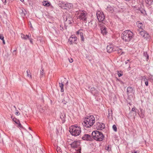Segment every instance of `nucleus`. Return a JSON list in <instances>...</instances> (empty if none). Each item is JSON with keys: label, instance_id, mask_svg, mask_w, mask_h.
I'll list each match as a JSON object with an SVG mask.
<instances>
[{"label": "nucleus", "instance_id": "3c124183", "mask_svg": "<svg viewBox=\"0 0 153 153\" xmlns=\"http://www.w3.org/2000/svg\"><path fill=\"white\" fill-rule=\"evenodd\" d=\"M29 25L30 27L31 28H33L32 26V24H31L30 22V23H29Z\"/></svg>", "mask_w": 153, "mask_h": 153}, {"label": "nucleus", "instance_id": "de8ad7c7", "mask_svg": "<svg viewBox=\"0 0 153 153\" xmlns=\"http://www.w3.org/2000/svg\"><path fill=\"white\" fill-rule=\"evenodd\" d=\"M69 60L70 63H72L73 61V60L72 59H69Z\"/></svg>", "mask_w": 153, "mask_h": 153}, {"label": "nucleus", "instance_id": "f704fd0d", "mask_svg": "<svg viewBox=\"0 0 153 153\" xmlns=\"http://www.w3.org/2000/svg\"><path fill=\"white\" fill-rule=\"evenodd\" d=\"M112 116V110H111V112H110L109 110L108 111V117H110V116Z\"/></svg>", "mask_w": 153, "mask_h": 153}, {"label": "nucleus", "instance_id": "603ef678", "mask_svg": "<svg viewBox=\"0 0 153 153\" xmlns=\"http://www.w3.org/2000/svg\"><path fill=\"white\" fill-rule=\"evenodd\" d=\"M29 39L30 40V43H32V42H33L32 39H30H30Z\"/></svg>", "mask_w": 153, "mask_h": 153}, {"label": "nucleus", "instance_id": "0eeeda50", "mask_svg": "<svg viewBox=\"0 0 153 153\" xmlns=\"http://www.w3.org/2000/svg\"><path fill=\"white\" fill-rule=\"evenodd\" d=\"M96 15L97 19L99 22H101L104 20L105 17L103 12L100 11H97Z\"/></svg>", "mask_w": 153, "mask_h": 153}, {"label": "nucleus", "instance_id": "412c9836", "mask_svg": "<svg viewBox=\"0 0 153 153\" xmlns=\"http://www.w3.org/2000/svg\"><path fill=\"white\" fill-rule=\"evenodd\" d=\"M106 10L108 11V12L112 13L114 11V10L113 8L110 6L109 5L107 6V8L106 9Z\"/></svg>", "mask_w": 153, "mask_h": 153}, {"label": "nucleus", "instance_id": "680f3d73", "mask_svg": "<svg viewBox=\"0 0 153 153\" xmlns=\"http://www.w3.org/2000/svg\"><path fill=\"white\" fill-rule=\"evenodd\" d=\"M11 1H12V0H10Z\"/></svg>", "mask_w": 153, "mask_h": 153}, {"label": "nucleus", "instance_id": "1a4fd4ad", "mask_svg": "<svg viewBox=\"0 0 153 153\" xmlns=\"http://www.w3.org/2000/svg\"><path fill=\"white\" fill-rule=\"evenodd\" d=\"M80 142L78 140H75L74 142L70 144L71 147L72 148H78V149L79 148L80 145Z\"/></svg>", "mask_w": 153, "mask_h": 153}, {"label": "nucleus", "instance_id": "aec40b11", "mask_svg": "<svg viewBox=\"0 0 153 153\" xmlns=\"http://www.w3.org/2000/svg\"><path fill=\"white\" fill-rule=\"evenodd\" d=\"M101 30L102 33L103 35L106 34L107 33L106 28L105 26L102 27L101 28Z\"/></svg>", "mask_w": 153, "mask_h": 153}, {"label": "nucleus", "instance_id": "7c9ffc66", "mask_svg": "<svg viewBox=\"0 0 153 153\" xmlns=\"http://www.w3.org/2000/svg\"><path fill=\"white\" fill-rule=\"evenodd\" d=\"M59 87L61 88V91L62 92L64 91L63 86L64 85L62 83H59Z\"/></svg>", "mask_w": 153, "mask_h": 153}, {"label": "nucleus", "instance_id": "6ab92c4d", "mask_svg": "<svg viewBox=\"0 0 153 153\" xmlns=\"http://www.w3.org/2000/svg\"><path fill=\"white\" fill-rule=\"evenodd\" d=\"M136 24L138 27L139 28V29L140 30L143 29L142 27L143 25L142 23L140 22L139 21H138L137 22Z\"/></svg>", "mask_w": 153, "mask_h": 153}, {"label": "nucleus", "instance_id": "423d86ee", "mask_svg": "<svg viewBox=\"0 0 153 153\" xmlns=\"http://www.w3.org/2000/svg\"><path fill=\"white\" fill-rule=\"evenodd\" d=\"M63 18L65 21V24L67 26L71 25L73 22V19L69 14H65L63 16Z\"/></svg>", "mask_w": 153, "mask_h": 153}, {"label": "nucleus", "instance_id": "dca6fc26", "mask_svg": "<svg viewBox=\"0 0 153 153\" xmlns=\"http://www.w3.org/2000/svg\"><path fill=\"white\" fill-rule=\"evenodd\" d=\"M91 92L94 95L96 96L98 94V91L94 88H91Z\"/></svg>", "mask_w": 153, "mask_h": 153}, {"label": "nucleus", "instance_id": "473e14b6", "mask_svg": "<svg viewBox=\"0 0 153 153\" xmlns=\"http://www.w3.org/2000/svg\"><path fill=\"white\" fill-rule=\"evenodd\" d=\"M79 34L80 36L81 41H84V36H83V33L82 32H81V33H80V34Z\"/></svg>", "mask_w": 153, "mask_h": 153}, {"label": "nucleus", "instance_id": "e2e57ef3", "mask_svg": "<svg viewBox=\"0 0 153 153\" xmlns=\"http://www.w3.org/2000/svg\"><path fill=\"white\" fill-rule=\"evenodd\" d=\"M126 64H127V62H126Z\"/></svg>", "mask_w": 153, "mask_h": 153}, {"label": "nucleus", "instance_id": "58836bf2", "mask_svg": "<svg viewBox=\"0 0 153 153\" xmlns=\"http://www.w3.org/2000/svg\"><path fill=\"white\" fill-rule=\"evenodd\" d=\"M81 29H80L78 31H77L76 32V35H79V34H80V33H81Z\"/></svg>", "mask_w": 153, "mask_h": 153}, {"label": "nucleus", "instance_id": "39448f33", "mask_svg": "<svg viewBox=\"0 0 153 153\" xmlns=\"http://www.w3.org/2000/svg\"><path fill=\"white\" fill-rule=\"evenodd\" d=\"M76 15L77 19L81 20L86 21L87 19V13L83 10H79L76 11Z\"/></svg>", "mask_w": 153, "mask_h": 153}, {"label": "nucleus", "instance_id": "4c0bfd02", "mask_svg": "<svg viewBox=\"0 0 153 153\" xmlns=\"http://www.w3.org/2000/svg\"><path fill=\"white\" fill-rule=\"evenodd\" d=\"M132 153H140V151L139 150H133L131 151Z\"/></svg>", "mask_w": 153, "mask_h": 153}, {"label": "nucleus", "instance_id": "a878e982", "mask_svg": "<svg viewBox=\"0 0 153 153\" xmlns=\"http://www.w3.org/2000/svg\"><path fill=\"white\" fill-rule=\"evenodd\" d=\"M117 51L118 53L120 55H121L125 53L121 49L118 48Z\"/></svg>", "mask_w": 153, "mask_h": 153}, {"label": "nucleus", "instance_id": "ea45409f", "mask_svg": "<svg viewBox=\"0 0 153 153\" xmlns=\"http://www.w3.org/2000/svg\"><path fill=\"white\" fill-rule=\"evenodd\" d=\"M18 126L19 127H20L21 128H23V126H22L21 124L20 123V122H19V123L18 124Z\"/></svg>", "mask_w": 153, "mask_h": 153}, {"label": "nucleus", "instance_id": "72a5a7b5", "mask_svg": "<svg viewBox=\"0 0 153 153\" xmlns=\"http://www.w3.org/2000/svg\"><path fill=\"white\" fill-rule=\"evenodd\" d=\"M112 128L113 130L115 132H117V128L116 126L114 125L113 126Z\"/></svg>", "mask_w": 153, "mask_h": 153}, {"label": "nucleus", "instance_id": "9b49d317", "mask_svg": "<svg viewBox=\"0 0 153 153\" xmlns=\"http://www.w3.org/2000/svg\"><path fill=\"white\" fill-rule=\"evenodd\" d=\"M105 125L104 123H98L97 124V128L98 130H102L105 128Z\"/></svg>", "mask_w": 153, "mask_h": 153}, {"label": "nucleus", "instance_id": "c03bdc74", "mask_svg": "<svg viewBox=\"0 0 153 153\" xmlns=\"http://www.w3.org/2000/svg\"><path fill=\"white\" fill-rule=\"evenodd\" d=\"M131 111H135V112H136V108L135 107H133L132 108Z\"/></svg>", "mask_w": 153, "mask_h": 153}, {"label": "nucleus", "instance_id": "f257e3e1", "mask_svg": "<svg viewBox=\"0 0 153 153\" xmlns=\"http://www.w3.org/2000/svg\"><path fill=\"white\" fill-rule=\"evenodd\" d=\"M95 122L94 117L92 115H90L87 116L84 119L82 124L86 128H89L92 126Z\"/></svg>", "mask_w": 153, "mask_h": 153}, {"label": "nucleus", "instance_id": "8fccbe9b", "mask_svg": "<svg viewBox=\"0 0 153 153\" xmlns=\"http://www.w3.org/2000/svg\"><path fill=\"white\" fill-rule=\"evenodd\" d=\"M65 5H66V6H67H67H68H68H69V5H70V6L71 7V5H72V4H65Z\"/></svg>", "mask_w": 153, "mask_h": 153}, {"label": "nucleus", "instance_id": "c85d7f7f", "mask_svg": "<svg viewBox=\"0 0 153 153\" xmlns=\"http://www.w3.org/2000/svg\"><path fill=\"white\" fill-rule=\"evenodd\" d=\"M141 80L144 82H146L148 80V79L147 78L146 76H141Z\"/></svg>", "mask_w": 153, "mask_h": 153}, {"label": "nucleus", "instance_id": "37998d69", "mask_svg": "<svg viewBox=\"0 0 153 153\" xmlns=\"http://www.w3.org/2000/svg\"><path fill=\"white\" fill-rule=\"evenodd\" d=\"M60 148H58L57 149V151L58 153H60V152H61L60 150L59 149Z\"/></svg>", "mask_w": 153, "mask_h": 153}, {"label": "nucleus", "instance_id": "0e129e2a", "mask_svg": "<svg viewBox=\"0 0 153 153\" xmlns=\"http://www.w3.org/2000/svg\"><path fill=\"white\" fill-rule=\"evenodd\" d=\"M129 61V60H127V61Z\"/></svg>", "mask_w": 153, "mask_h": 153}, {"label": "nucleus", "instance_id": "2eb2a0df", "mask_svg": "<svg viewBox=\"0 0 153 153\" xmlns=\"http://www.w3.org/2000/svg\"><path fill=\"white\" fill-rule=\"evenodd\" d=\"M107 51L108 53H111L113 50V45H108L107 47Z\"/></svg>", "mask_w": 153, "mask_h": 153}, {"label": "nucleus", "instance_id": "09e8293b", "mask_svg": "<svg viewBox=\"0 0 153 153\" xmlns=\"http://www.w3.org/2000/svg\"><path fill=\"white\" fill-rule=\"evenodd\" d=\"M140 11L141 13L143 14L146 13V11L145 10H143L142 11Z\"/></svg>", "mask_w": 153, "mask_h": 153}, {"label": "nucleus", "instance_id": "bf43d9fd", "mask_svg": "<svg viewBox=\"0 0 153 153\" xmlns=\"http://www.w3.org/2000/svg\"><path fill=\"white\" fill-rule=\"evenodd\" d=\"M13 107H14V108H16V106H13Z\"/></svg>", "mask_w": 153, "mask_h": 153}, {"label": "nucleus", "instance_id": "6e6d98bb", "mask_svg": "<svg viewBox=\"0 0 153 153\" xmlns=\"http://www.w3.org/2000/svg\"><path fill=\"white\" fill-rule=\"evenodd\" d=\"M60 30H63V27H62L61 28H60Z\"/></svg>", "mask_w": 153, "mask_h": 153}, {"label": "nucleus", "instance_id": "a211bd4d", "mask_svg": "<svg viewBox=\"0 0 153 153\" xmlns=\"http://www.w3.org/2000/svg\"><path fill=\"white\" fill-rule=\"evenodd\" d=\"M69 99L68 96H66L63 99L62 102L64 104H66L69 102Z\"/></svg>", "mask_w": 153, "mask_h": 153}, {"label": "nucleus", "instance_id": "f3484780", "mask_svg": "<svg viewBox=\"0 0 153 153\" xmlns=\"http://www.w3.org/2000/svg\"><path fill=\"white\" fill-rule=\"evenodd\" d=\"M138 32L143 37L144 36L145 33H146V31L143 30V29H138L137 30Z\"/></svg>", "mask_w": 153, "mask_h": 153}, {"label": "nucleus", "instance_id": "f03ea898", "mask_svg": "<svg viewBox=\"0 0 153 153\" xmlns=\"http://www.w3.org/2000/svg\"><path fill=\"white\" fill-rule=\"evenodd\" d=\"M133 36V33L130 30L123 31L121 35L122 38L126 42H128L132 39Z\"/></svg>", "mask_w": 153, "mask_h": 153}, {"label": "nucleus", "instance_id": "864d4df0", "mask_svg": "<svg viewBox=\"0 0 153 153\" xmlns=\"http://www.w3.org/2000/svg\"><path fill=\"white\" fill-rule=\"evenodd\" d=\"M2 41H3V44H5V42L4 40V39H2Z\"/></svg>", "mask_w": 153, "mask_h": 153}, {"label": "nucleus", "instance_id": "b1692460", "mask_svg": "<svg viewBox=\"0 0 153 153\" xmlns=\"http://www.w3.org/2000/svg\"><path fill=\"white\" fill-rule=\"evenodd\" d=\"M140 111L141 113L140 114L138 113L139 115L141 118H143L144 117V111L142 109H140Z\"/></svg>", "mask_w": 153, "mask_h": 153}, {"label": "nucleus", "instance_id": "4d7b16f0", "mask_svg": "<svg viewBox=\"0 0 153 153\" xmlns=\"http://www.w3.org/2000/svg\"><path fill=\"white\" fill-rule=\"evenodd\" d=\"M20 1H21L22 2H23L24 1V0H20Z\"/></svg>", "mask_w": 153, "mask_h": 153}, {"label": "nucleus", "instance_id": "a18cd8bd", "mask_svg": "<svg viewBox=\"0 0 153 153\" xmlns=\"http://www.w3.org/2000/svg\"><path fill=\"white\" fill-rule=\"evenodd\" d=\"M145 84L146 86H148V80L146 82H145Z\"/></svg>", "mask_w": 153, "mask_h": 153}, {"label": "nucleus", "instance_id": "49530a36", "mask_svg": "<svg viewBox=\"0 0 153 153\" xmlns=\"http://www.w3.org/2000/svg\"><path fill=\"white\" fill-rule=\"evenodd\" d=\"M118 75L119 77L122 76L123 75V74L121 73H119V72H118Z\"/></svg>", "mask_w": 153, "mask_h": 153}, {"label": "nucleus", "instance_id": "4468645a", "mask_svg": "<svg viewBox=\"0 0 153 153\" xmlns=\"http://www.w3.org/2000/svg\"><path fill=\"white\" fill-rule=\"evenodd\" d=\"M60 117L62 121V123H64L65 121L66 114L64 112L61 113L60 115Z\"/></svg>", "mask_w": 153, "mask_h": 153}, {"label": "nucleus", "instance_id": "f8f14e48", "mask_svg": "<svg viewBox=\"0 0 153 153\" xmlns=\"http://www.w3.org/2000/svg\"><path fill=\"white\" fill-rule=\"evenodd\" d=\"M19 12L21 16L23 17H25L26 14L27 13L26 11L23 8H20Z\"/></svg>", "mask_w": 153, "mask_h": 153}, {"label": "nucleus", "instance_id": "ddd939ff", "mask_svg": "<svg viewBox=\"0 0 153 153\" xmlns=\"http://www.w3.org/2000/svg\"><path fill=\"white\" fill-rule=\"evenodd\" d=\"M82 139L84 140L87 141H91L92 139L91 136L88 134H84L82 137Z\"/></svg>", "mask_w": 153, "mask_h": 153}, {"label": "nucleus", "instance_id": "a19ab883", "mask_svg": "<svg viewBox=\"0 0 153 153\" xmlns=\"http://www.w3.org/2000/svg\"><path fill=\"white\" fill-rule=\"evenodd\" d=\"M15 114L17 115H19L20 114L18 112V111L17 110H16V111L15 112Z\"/></svg>", "mask_w": 153, "mask_h": 153}, {"label": "nucleus", "instance_id": "e433bc0d", "mask_svg": "<svg viewBox=\"0 0 153 153\" xmlns=\"http://www.w3.org/2000/svg\"><path fill=\"white\" fill-rule=\"evenodd\" d=\"M149 80H150L152 82H153V76H151L149 77Z\"/></svg>", "mask_w": 153, "mask_h": 153}, {"label": "nucleus", "instance_id": "79ce46f5", "mask_svg": "<svg viewBox=\"0 0 153 153\" xmlns=\"http://www.w3.org/2000/svg\"><path fill=\"white\" fill-rule=\"evenodd\" d=\"M4 39V36L2 34H0V39L1 40Z\"/></svg>", "mask_w": 153, "mask_h": 153}, {"label": "nucleus", "instance_id": "13d9d810", "mask_svg": "<svg viewBox=\"0 0 153 153\" xmlns=\"http://www.w3.org/2000/svg\"><path fill=\"white\" fill-rule=\"evenodd\" d=\"M4 3H6V0H5L3 2Z\"/></svg>", "mask_w": 153, "mask_h": 153}, {"label": "nucleus", "instance_id": "9d476101", "mask_svg": "<svg viewBox=\"0 0 153 153\" xmlns=\"http://www.w3.org/2000/svg\"><path fill=\"white\" fill-rule=\"evenodd\" d=\"M134 93V90L131 87L129 86L127 88V93L128 95H131Z\"/></svg>", "mask_w": 153, "mask_h": 153}, {"label": "nucleus", "instance_id": "2f4dec72", "mask_svg": "<svg viewBox=\"0 0 153 153\" xmlns=\"http://www.w3.org/2000/svg\"><path fill=\"white\" fill-rule=\"evenodd\" d=\"M105 149L108 152L111 150V148L109 147V145H106L105 147Z\"/></svg>", "mask_w": 153, "mask_h": 153}, {"label": "nucleus", "instance_id": "4be33fe9", "mask_svg": "<svg viewBox=\"0 0 153 153\" xmlns=\"http://www.w3.org/2000/svg\"><path fill=\"white\" fill-rule=\"evenodd\" d=\"M21 37L22 38L25 40H27V39H30V37L29 35H25L23 34H22Z\"/></svg>", "mask_w": 153, "mask_h": 153}, {"label": "nucleus", "instance_id": "5701e85b", "mask_svg": "<svg viewBox=\"0 0 153 153\" xmlns=\"http://www.w3.org/2000/svg\"><path fill=\"white\" fill-rule=\"evenodd\" d=\"M42 3L43 5L45 6L49 7L51 5L50 3L48 2V1H44Z\"/></svg>", "mask_w": 153, "mask_h": 153}, {"label": "nucleus", "instance_id": "20e7f679", "mask_svg": "<svg viewBox=\"0 0 153 153\" xmlns=\"http://www.w3.org/2000/svg\"><path fill=\"white\" fill-rule=\"evenodd\" d=\"M91 135L95 140L99 141H102L104 137L102 132L97 130L93 131Z\"/></svg>", "mask_w": 153, "mask_h": 153}, {"label": "nucleus", "instance_id": "052dcab7", "mask_svg": "<svg viewBox=\"0 0 153 153\" xmlns=\"http://www.w3.org/2000/svg\"><path fill=\"white\" fill-rule=\"evenodd\" d=\"M68 82H66V84H68Z\"/></svg>", "mask_w": 153, "mask_h": 153}, {"label": "nucleus", "instance_id": "bb28decb", "mask_svg": "<svg viewBox=\"0 0 153 153\" xmlns=\"http://www.w3.org/2000/svg\"><path fill=\"white\" fill-rule=\"evenodd\" d=\"M143 37L145 39H150V36L149 34L148 33H147L146 31V33H145L144 36Z\"/></svg>", "mask_w": 153, "mask_h": 153}, {"label": "nucleus", "instance_id": "7ed1b4c3", "mask_svg": "<svg viewBox=\"0 0 153 153\" xmlns=\"http://www.w3.org/2000/svg\"><path fill=\"white\" fill-rule=\"evenodd\" d=\"M69 129L70 133L72 135L75 136L79 135L81 131V128L77 125L71 126L70 127Z\"/></svg>", "mask_w": 153, "mask_h": 153}, {"label": "nucleus", "instance_id": "393cba45", "mask_svg": "<svg viewBox=\"0 0 153 153\" xmlns=\"http://www.w3.org/2000/svg\"><path fill=\"white\" fill-rule=\"evenodd\" d=\"M153 2V0H145V2L148 6L151 5L152 4Z\"/></svg>", "mask_w": 153, "mask_h": 153}, {"label": "nucleus", "instance_id": "c9c22d12", "mask_svg": "<svg viewBox=\"0 0 153 153\" xmlns=\"http://www.w3.org/2000/svg\"><path fill=\"white\" fill-rule=\"evenodd\" d=\"M27 76L31 77V75L29 74V73H30V71L29 70H27Z\"/></svg>", "mask_w": 153, "mask_h": 153}, {"label": "nucleus", "instance_id": "c756f323", "mask_svg": "<svg viewBox=\"0 0 153 153\" xmlns=\"http://www.w3.org/2000/svg\"><path fill=\"white\" fill-rule=\"evenodd\" d=\"M143 56L146 58V59L147 61H148L149 59V56L147 52H144Z\"/></svg>", "mask_w": 153, "mask_h": 153}, {"label": "nucleus", "instance_id": "6e6552de", "mask_svg": "<svg viewBox=\"0 0 153 153\" xmlns=\"http://www.w3.org/2000/svg\"><path fill=\"white\" fill-rule=\"evenodd\" d=\"M76 40L77 37L76 36L74 35H72L68 39V42L70 45L74 43L76 44H77L76 42Z\"/></svg>", "mask_w": 153, "mask_h": 153}, {"label": "nucleus", "instance_id": "cd10ccee", "mask_svg": "<svg viewBox=\"0 0 153 153\" xmlns=\"http://www.w3.org/2000/svg\"><path fill=\"white\" fill-rule=\"evenodd\" d=\"M11 118L13 120V121L16 124H18L19 123V121L18 120H17L16 118H15L12 116L11 117Z\"/></svg>", "mask_w": 153, "mask_h": 153}, {"label": "nucleus", "instance_id": "5fc2aeb1", "mask_svg": "<svg viewBox=\"0 0 153 153\" xmlns=\"http://www.w3.org/2000/svg\"><path fill=\"white\" fill-rule=\"evenodd\" d=\"M43 72L42 71H41L40 72V74L42 75H43Z\"/></svg>", "mask_w": 153, "mask_h": 153}]
</instances>
